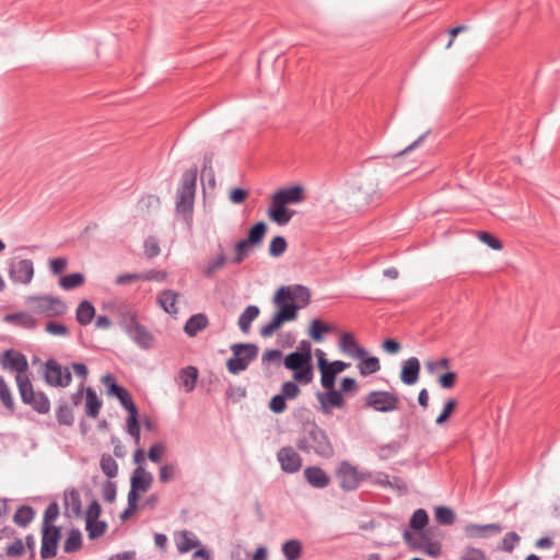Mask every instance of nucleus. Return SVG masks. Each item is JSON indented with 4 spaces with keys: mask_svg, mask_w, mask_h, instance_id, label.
Returning a JSON list of instances; mask_svg holds the SVG:
<instances>
[{
    "mask_svg": "<svg viewBox=\"0 0 560 560\" xmlns=\"http://www.w3.org/2000/svg\"><path fill=\"white\" fill-rule=\"evenodd\" d=\"M103 500L107 503H113L116 499V486L115 483L107 481L102 488Z\"/></svg>",
    "mask_w": 560,
    "mask_h": 560,
    "instance_id": "58",
    "label": "nucleus"
},
{
    "mask_svg": "<svg viewBox=\"0 0 560 560\" xmlns=\"http://www.w3.org/2000/svg\"><path fill=\"white\" fill-rule=\"evenodd\" d=\"M434 514L436 522L442 525H451L455 521L454 512L446 506H438Z\"/></svg>",
    "mask_w": 560,
    "mask_h": 560,
    "instance_id": "46",
    "label": "nucleus"
},
{
    "mask_svg": "<svg viewBox=\"0 0 560 560\" xmlns=\"http://www.w3.org/2000/svg\"><path fill=\"white\" fill-rule=\"evenodd\" d=\"M81 542H82V535H81L80 530L72 529V530H70L67 539L65 540L63 550L66 552H73V551L80 549Z\"/></svg>",
    "mask_w": 560,
    "mask_h": 560,
    "instance_id": "41",
    "label": "nucleus"
},
{
    "mask_svg": "<svg viewBox=\"0 0 560 560\" xmlns=\"http://www.w3.org/2000/svg\"><path fill=\"white\" fill-rule=\"evenodd\" d=\"M378 179L375 173H365L355 179L351 190V201L358 208L378 201Z\"/></svg>",
    "mask_w": 560,
    "mask_h": 560,
    "instance_id": "3",
    "label": "nucleus"
},
{
    "mask_svg": "<svg viewBox=\"0 0 560 560\" xmlns=\"http://www.w3.org/2000/svg\"><path fill=\"white\" fill-rule=\"evenodd\" d=\"M106 523L100 520L86 522V530L91 539L102 536L106 530Z\"/></svg>",
    "mask_w": 560,
    "mask_h": 560,
    "instance_id": "48",
    "label": "nucleus"
},
{
    "mask_svg": "<svg viewBox=\"0 0 560 560\" xmlns=\"http://www.w3.org/2000/svg\"><path fill=\"white\" fill-rule=\"evenodd\" d=\"M164 453H165V446L161 443H155L150 447L148 457L150 458V460H152L154 463H159L161 460L162 456L164 455Z\"/></svg>",
    "mask_w": 560,
    "mask_h": 560,
    "instance_id": "64",
    "label": "nucleus"
},
{
    "mask_svg": "<svg viewBox=\"0 0 560 560\" xmlns=\"http://www.w3.org/2000/svg\"><path fill=\"white\" fill-rule=\"evenodd\" d=\"M197 174L196 167L186 171L182 175L176 190L175 211L188 225L192 223Z\"/></svg>",
    "mask_w": 560,
    "mask_h": 560,
    "instance_id": "2",
    "label": "nucleus"
},
{
    "mask_svg": "<svg viewBox=\"0 0 560 560\" xmlns=\"http://www.w3.org/2000/svg\"><path fill=\"white\" fill-rule=\"evenodd\" d=\"M456 380H457V374L455 372L450 371V372L442 374L439 377V384L442 388L448 389L455 385Z\"/></svg>",
    "mask_w": 560,
    "mask_h": 560,
    "instance_id": "61",
    "label": "nucleus"
},
{
    "mask_svg": "<svg viewBox=\"0 0 560 560\" xmlns=\"http://www.w3.org/2000/svg\"><path fill=\"white\" fill-rule=\"evenodd\" d=\"M3 365L4 368L15 371L18 373L16 375H27L28 362L26 355L21 352L12 349L7 350L3 355Z\"/></svg>",
    "mask_w": 560,
    "mask_h": 560,
    "instance_id": "16",
    "label": "nucleus"
},
{
    "mask_svg": "<svg viewBox=\"0 0 560 560\" xmlns=\"http://www.w3.org/2000/svg\"><path fill=\"white\" fill-rule=\"evenodd\" d=\"M420 361L416 357H411L402 362L400 371V381L405 385H413L419 380L420 374Z\"/></svg>",
    "mask_w": 560,
    "mask_h": 560,
    "instance_id": "20",
    "label": "nucleus"
},
{
    "mask_svg": "<svg viewBox=\"0 0 560 560\" xmlns=\"http://www.w3.org/2000/svg\"><path fill=\"white\" fill-rule=\"evenodd\" d=\"M285 399L281 393L275 395L269 402V408L276 413L282 412L285 409Z\"/></svg>",
    "mask_w": 560,
    "mask_h": 560,
    "instance_id": "60",
    "label": "nucleus"
},
{
    "mask_svg": "<svg viewBox=\"0 0 560 560\" xmlns=\"http://www.w3.org/2000/svg\"><path fill=\"white\" fill-rule=\"evenodd\" d=\"M260 311L257 305H248L238 317V327L243 332H248L252 322L256 319Z\"/></svg>",
    "mask_w": 560,
    "mask_h": 560,
    "instance_id": "34",
    "label": "nucleus"
},
{
    "mask_svg": "<svg viewBox=\"0 0 560 560\" xmlns=\"http://www.w3.org/2000/svg\"><path fill=\"white\" fill-rule=\"evenodd\" d=\"M94 315L95 307L93 304L88 300L81 301L75 311V318L78 323L82 326H86L92 322Z\"/></svg>",
    "mask_w": 560,
    "mask_h": 560,
    "instance_id": "31",
    "label": "nucleus"
},
{
    "mask_svg": "<svg viewBox=\"0 0 560 560\" xmlns=\"http://www.w3.org/2000/svg\"><path fill=\"white\" fill-rule=\"evenodd\" d=\"M231 351L233 355L226 361V368L231 374L236 375L248 368L258 355L259 349L255 343H234Z\"/></svg>",
    "mask_w": 560,
    "mask_h": 560,
    "instance_id": "7",
    "label": "nucleus"
},
{
    "mask_svg": "<svg viewBox=\"0 0 560 560\" xmlns=\"http://www.w3.org/2000/svg\"><path fill=\"white\" fill-rule=\"evenodd\" d=\"M429 521V516L427 512L422 509H418L413 512L411 520H410V526L415 530L422 529Z\"/></svg>",
    "mask_w": 560,
    "mask_h": 560,
    "instance_id": "49",
    "label": "nucleus"
},
{
    "mask_svg": "<svg viewBox=\"0 0 560 560\" xmlns=\"http://www.w3.org/2000/svg\"><path fill=\"white\" fill-rule=\"evenodd\" d=\"M144 254L148 258H154L160 254V245L156 238L150 236L144 241Z\"/></svg>",
    "mask_w": 560,
    "mask_h": 560,
    "instance_id": "52",
    "label": "nucleus"
},
{
    "mask_svg": "<svg viewBox=\"0 0 560 560\" xmlns=\"http://www.w3.org/2000/svg\"><path fill=\"white\" fill-rule=\"evenodd\" d=\"M15 381L19 387L21 399L30 405L38 413H47L50 402L43 392H35L27 375H16Z\"/></svg>",
    "mask_w": 560,
    "mask_h": 560,
    "instance_id": "6",
    "label": "nucleus"
},
{
    "mask_svg": "<svg viewBox=\"0 0 560 560\" xmlns=\"http://www.w3.org/2000/svg\"><path fill=\"white\" fill-rule=\"evenodd\" d=\"M57 420H70L72 418V406L68 401H61L56 410Z\"/></svg>",
    "mask_w": 560,
    "mask_h": 560,
    "instance_id": "57",
    "label": "nucleus"
},
{
    "mask_svg": "<svg viewBox=\"0 0 560 560\" xmlns=\"http://www.w3.org/2000/svg\"><path fill=\"white\" fill-rule=\"evenodd\" d=\"M396 394L386 390H373L364 397L363 407L377 412H390L399 407Z\"/></svg>",
    "mask_w": 560,
    "mask_h": 560,
    "instance_id": "8",
    "label": "nucleus"
},
{
    "mask_svg": "<svg viewBox=\"0 0 560 560\" xmlns=\"http://www.w3.org/2000/svg\"><path fill=\"white\" fill-rule=\"evenodd\" d=\"M268 215L272 222L283 226L292 220L295 215V211L271 198Z\"/></svg>",
    "mask_w": 560,
    "mask_h": 560,
    "instance_id": "19",
    "label": "nucleus"
},
{
    "mask_svg": "<svg viewBox=\"0 0 560 560\" xmlns=\"http://www.w3.org/2000/svg\"><path fill=\"white\" fill-rule=\"evenodd\" d=\"M46 332L54 335V336H63L67 337L70 335L68 327L59 322H47L45 326Z\"/></svg>",
    "mask_w": 560,
    "mask_h": 560,
    "instance_id": "50",
    "label": "nucleus"
},
{
    "mask_svg": "<svg viewBox=\"0 0 560 560\" xmlns=\"http://www.w3.org/2000/svg\"><path fill=\"white\" fill-rule=\"evenodd\" d=\"M305 435L301 440L299 447L306 451H314L323 457H330L334 454L332 446L326 434L315 424L307 422L304 428Z\"/></svg>",
    "mask_w": 560,
    "mask_h": 560,
    "instance_id": "5",
    "label": "nucleus"
},
{
    "mask_svg": "<svg viewBox=\"0 0 560 560\" xmlns=\"http://www.w3.org/2000/svg\"><path fill=\"white\" fill-rule=\"evenodd\" d=\"M502 530L499 524L477 525L469 524L465 527V533L471 538L486 537L488 534H498Z\"/></svg>",
    "mask_w": 560,
    "mask_h": 560,
    "instance_id": "30",
    "label": "nucleus"
},
{
    "mask_svg": "<svg viewBox=\"0 0 560 560\" xmlns=\"http://www.w3.org/2000/svg\"><path fill=\"white\" fill-rule=\"evenodd\" d=\"M175 542L179 552H188L199 546L196 535L188 530H182L175 534Z\"/></svg>",
    "mask_w": 560,
    "mask_h": 560,
    "instance_id": "28",
    "label": "nucleus"
},
{
    "mask_svg": "<svg viewBox=\"0 0 560 560\" xmlns=\"http://www.w3.org/2000/svg\"><path fill=\"white\" fill-rule=\"evenodd\" d=\"M462 560H487V557L481 549L467 548L462 555Z\"/></svg>",
    "mask_w": 560,
    "mask_h": 560,
    "instance_id": "63",
    "label": "nucleus"
},
{
    "mask_svg": "<svg viewBox=\"0 0 560 560\" xmlns=\"http://www.w3.org/2000/svg\"><path fill=\"white\" fill-rule=\"evenodd\" d=\"M311 291L303 284L281 285L272 298L277 312L261 326L260 336L271 337L284 323L298 318L299 311L311 303Z\"/></svg>",
    "mask_w": 560,
    "mask_h": 560,
    "instance_id": "1",
    "label": "nucleus"
},
{
    "mask_svg": "<svg viewBox=\"0 0 560 560\" xmlns=\"http://www.w3.org/2000/svg\"><path fill=\"white\" fill-rule=\"evenodd\" d=\"M282 552L287 560H298L301 557L302 545L295 539L288 540L282 545Z\"/></svg>",
    "mask_w": 560,
    "mask_h": 560,
    "instance_id": "37",
    "label": "nucleus"
},
{
    "mask_svg": "<svg viewBox=\"0 0 560 560\" xmlns=\"http://www.w3.org/2000/svg\"><path fill=\"white\" fill-rule=\"evenodd\" d=\"M300 393V388L296 383L288 381L283 383L281 394L288 399L294 398Z\"/></svg>",
    "mask_w": 560,
    "mask_h": 560,
    "instance_id": "62",
    "label": "nucleus"
},
{
    "mask_svg": "<svg viewBox=\"0 0 560 560\" xmlns=\"http://www.w3.org/2000/svg\"><path fill=\"white\" fill-rule=\"evenodd\" d=\"M337 478L341 488L349 491L355 489L360 485V482L363 480V475L359 472L357 467L347 462H343L340 464L337 470Z\"/></svg>",
    "mask_w": 560,
    "mask_h": 560,
    "instance_id": "13",
    "label": "nucleus"
},
{
    "mask_svg": "<svg viewBox=\"0 0 560 560\" xmlns=\"http://www.w3.org/2000/svg\"><path fill=\"white\" fill-rule=\"evenodd\" d=\"M101 468L103 472L109 477L113 478L118 472V465L116 460L110 455H103L101 458Z\"/></svg>",
    "mask_w": 560,
    "mask_h": 560,
    "instance_id": "47",
    "label": "nucleus"
},
{
    "mask_svg": "<svg viewBox=\"0 0 560 560\" xmlns=\"http://www.w3.org/2000/svg\"><path fill=\"white\" fill-rule=\"evenodd\" d=\"M317 398L324 409V411H329L330 408L337 407L340 408L345 404V399L340 390L334 388L327 389L326 393H318Z\"/></svg>",
    "mask_w": 560,
    "mask_h": 560,
    "instance_id": "23",
    "label": "nucleus"
},
{
    "mask_svg": "<svg viewBox=\"0 0 560 560\" xmlns=\"http://www.w3.org/2000/svg\"><path fill=\"white\" fill-rule=\"evenodd\" d=\"M305 197V188L302 185L280 188L271 196L272 199L284 206L301 203Z\"/></svg>",
    "mask_w": 560,
    "mask_h": 560,
    "instance_id": "14",
    "label": "nucleus"
},
{
    "mask_svg": "<svg viewBox=\"0 0 560 560\" xmlns=\"http://www.w3.org/2000/svg\"><path fill=\"white\" fill-rule=\"evenodd\" d=\"M287 240L281 236H275L269 244V255L272 257H280L287 249Z\"/></svg>",
    "mask_w": 560,
    "mask_h": 560,
    "instance_id": "43",
    "label": "nucleus"
},
{
    "mask_svg": "<svg viewBox=\"0 0 560 560\" xmlns=\"http://www.w3.org/2000/svg\"><path fill=\"white\" fill-rule=\"evenodd\" d=\"M267 229L268 226L265 221H259L252 225L246 237L248 244L253 247L259 246L262 243Z\"/></svg>",
    "mask_w": 560,
    "mask_h": 560,
    "instance_id": "33",
    "label": "nucleus"
},
{
    "mask_svg": "<svg viewBox=\"0 0 560 560\" xmlns=\"http://www.w3.org/2000/svg\"><path fill=\"white\" fill-rule=\"evenodd\" d=\"M310 362H312V361L308 360L306 357H304L303 354H300V352L293 351L284 358L283 364H284L285 369L293 371V370H296V368L305 365Z\"/></svg>",
    "mask_w": 560,
    "mask_h": 560,
    "instance_id": "39",
    "label": "nucleus"
},
{
    "mask_svg": "<svg viewBox=\"0 0 560 560\" xmlns=\"http://www.w3.org/2000/svg\"><path fill=\"white\" fill-rule=\"evenodd\" d=\"M119 317V325L126 334H130V330L140 324L137 312L130 307L120 310Z\"/></svg>",
    "mask_w": 560,
    "mask_h": 560,
    "instance_id": "32",
    "label": "nucleus"
},
{
    "mask_svg": "<svg viewBox=\"0 0 560 560\" xmlns=\"http://www.w3.org/2000/svg\"><path fill=\"white\" fill-rule=\"evenodd\" d=\"M108 397L116 398L120 406L128 412L126 420H139V411L129 390L117 383L116 377L107 373L101 378Z\"/></svg>",
    "mask_w": 560,
    "mask_h": 560,
    "instance_id": "4",
    "label": "nucleus"
},
{
    "mask_svg": "<svg viewBox=\"0 0 560 560\" xmlns=\"http://www.w3.org/2000/svg\"><path fill=\"white\" fill-rule=\"evenodd\" d=\"M330 326L323 323L320 319H313L310 327V336L316 341L320 342L324 338V334L330 331Z\"/></svg>",
    "mask_w": 560,
    "mask_h": 560,
    "instance_id": "38",
    "label": "nucleus"
},
{
    "mask_svg": "<svg viewBox=\"0 0 560 560\" xmlns=\"http://www.w3.org/2000/svg\"><path fill=\"white\" fill-rule=\"evenodd\" d=\"M176 468L173 464H166L160 468L159 478L162 482H168L175 478Z\"/></svg>",
    "mask_w": 560,
    "mask_h": 560,
    "instance_id": "59",
    "label": "nucleus"
},
{
    "mask_svg": "<svg viewBox=\"0 0 560 560\" xmlns=\"http://www.w3.org/2000/svg\"><path fill=\"white\" fill-rule=\"evenodd\" d=\"M320 383L325 389H331L335 387L336 374L331 372V369H322Z\"/></svg>",
    "mask_w": 560,
    "mask_h": 560,
    "instance_id": "56",
    "label": "nucleus"
},
{
    "mask_svg": "<svg viewBox=\"0 0 560 560\" xmlns=\"http://www.w3.org/2000/svg\"><path fill=\"white\" fill-rule=\"evenodd\" d=\"M102 407V400L92 387L85 388L84 412L89 418H96Z\"/></svg>",
    "mask_w": 560,
    "mask_h": 560,
    "instance_id": "27",
    "label": "nucleus"
},
{
    "mask_svg": "<svg viewBox=\"0 0 560 560\" xmlns=\"http://www.w3.org/2000/svg\"><path fill=\"white\" fill-rule=\"evenodd\" d=\"M177 299L178 293L176 291L166 289L159 293L156 301L165 313L176 315L178 313Z\"/></svg>",
    "mask_w": 560,
    "mask_h": 560,
    "instance_id": "22",
    "label": "nucleus"
},
{
    "mask_svg": "<svg viewBox=\"0 0 560 560\" xmlns=\"http://www.w3.org/2000/svg\"><path fill=\"white\" fill-rule=\"evenodd\" d=\"M60 285L65 290H72L84 283V276L80 272L69 273L62 277L59 281Z\"/></svg>",
    "mask_w": 560,
    "mask_h": 560,
    "instance_id": "40",
    "label": "nucleus"
},
{
    "mask_svg": "<svg viewBox=\"0 0 560 560\" xmlns=\"http://www.w3.org/2000/svg\"><path fill=\"white\" fill-rule=\"evenodd\" d=\"M152 481L153 476L142 466H138L131 477V487L140 492H145L150 488Z\"/></svg>",
    "mask_w": 560,
    "mask_h": 560,
    "instance_id": "29",
    "label": "nucleus"
},
{
    "mask_svg": "<svg viewBox=\"0 0 560 560\" xmlns=\"http://www.w3.org/2000/svg\"><path fill=\"white\" fill-rule=\"evenodd\" d=\"M359 371L362 376L374 374L381 370L380 360L376 357H363L360 359Z\"/></svg>",
    "mask_w": 560,
    "mask_h": 560,
    "instance_id": "36",
    "label": "nucleus"
},
{
    "mask_svg": "<svg viewBox=\"0 0 560 560\" xmlns=\"http://www.w3.org/2000/svg\"><path fill=\"white\" fill-rule=\"evenodd\" d=\"M277 456L283 471L293 474L300 470L302 459L292 447H282Z\"/></svg>",
    "mask_w": 560,
    "mask_h": 560,
    "instance_id": "15",
    "label": "nucleus"
},
{
    "mask_svg": "<svg viewBox=\"0 0 560 560\" xmlns=\"http://www.w3.org/2000/svg\"><path fill=\"white\" fill-rule=\"evenodd\" d=\"M3 322L26 330H35L38 326V320L28 312L5 314Z\"/></svg>",
    "mask_w": 560,
    "mask_h": 560,
    "instance_id": "17",
    "label": "nucleus"
},
{
    "mask_svg": "<svg viewBox=\"0 0 560 560\" xmlns=\"http://www.w3.org/2000/svg\"><path fill=\"white\" fill-rule=\"evenodd\" d=\"M479 240L488 245L490 248L492 249H501L502 248V243L500 240H498L495 236H493L491 233L489 232H486V231H482V232H479Z\"/></svg>",
    "mask_w": 560,
    "mask_h": 560,
    "instance_id": "54",
    "label": "nucleus"
},
{
    "mask_svg": "<svg viewBox=\"0 0 560 560\" xmlns=\"http://www.w3.org/2000/svg\"><path fill=\"white\" fill-rule=\"evenodd\" d=\"M197 378V368L189 365L179 371L177 376V383L185 390V393H190L194 390L196 386Z\"/></svg>",
    "mask_w": 560,
    "mask_h": 560,
    "instance_id": "24",
    "label": "nucleus"
},
{
    "mask_svg": "<svg viewBox=\"0 0 560 560\" xmlns=\"http://www.w3.org/2000/svg\"><path fill=\"white\" fill-rule=\"evenodd\" d=\"M250 248H253V246L250 244H248L246 238L237 242L234 246L235 255L233 257V262H235V264L242 262L248 256Z\"/></svg>",
    "mask_w": 560,
    "mask_h": 560,
    "instance_id": "44",
    "label": "nucleus"
},
{
    "mask_svg": "<svg viewBox=\"0 0 560 560\" xmlns=\"http://www.w3.org/2000/svg\"><path fill=\"white\" fill-rule=\"evenodd\" d=\"M225 262H226V255L221 252L214 258L208 260L207 265L202 269V275L208 279L213 278L214 273L219 269L223 268Z\"/></svg>",
    "mask_w": 560,
    "mask_h": 560,
    "instance_id": "35",
    "label": "nucleus"
},
{
    "mask_svg": "<svg viewBox=\"0 0 560 560\" xmlns=\"http://www.w3.org/2000/svg\"><path fill=\"white\" fill-rule=\"evenodd\" d=\"M44 377L46 383L52 387H67L72 381L69 368L62 366L55 359H48L45 362Z\"/></svg>",
    "mask_w": 560,
    "mask_h": 560,
    "instance_id": "10",
    "label": "nucleus"
},
{
    "mask_svg": "<svg viewBox=\"0 0 560 560\" xmlns=\"http://www.w3.org/2000/svg\"><path fill=\"white\" fill-rule=\"evenodd\" d=\"M34 277V265L31 259L12 258L9 262V278L14 283L28 284Z\"/></svg>",
    "mask_w": 560,
    "mask_h": 560,
    "instance_id": "11",
    "label": "nucleus"
},
{
    "mask_svg": "<svg viewBox=\"0 0 560 560\" xmlns=\"http://www.w3.org/2000/svg\"><path fill=\"white\" fill-rule=\"evenodd\" d=\"M0 400L9 409L13 408V397L4 378L0 376Z\"/></svg>",
    "mask_w": 560,
    "mask_h": 560,
    "instance_id": "51",
    "label": "nucleus"
},
{
    "mask_svg": "<svg viewBox=\"0 0 560 560\" xmlns=\"http://www.w3.org/2000/svg\"><path fill=\"white\" fill-rule=\"evenodd\" d=\"M34 517V511L30 506H21L14 514V522L19 526H26Z\"/></svg>",
    "mask_w": 560,
    "mask_h": 560,
    "instance_id": "45",
    "label": "nucleus"
},
{
    "mask_svg": "<svg viewBox=\"0 0 560 560\" xmlns=\"http://www.w3.org/2000/svg\"><path fill=\"white\" fill-rule=\"evenodd\" d=\"M27 303H34V311L47 317L62 316L68 311L61 299L51 295L30 296Z\"/></svg>",
    "mask_w": 560,
    "mask_h": 560,
    "instance_id": "9",
    "label": "nucleus"
},
{
    "mask_svg": "<svg viewBox=\"0 0 560 560\" xmlns=\"http://www.w3.org/2000/svg\"><path fill=\"white\" fill-rule=\"evenodd\" d=\"M25 552V544L22 539H15L7 547V555L9 557H21Z\"/></svg>",
    "mask_w": 560,
    "mask_h": 560,
    "instance_id": "55",
    "label": "nucleus"
},
{
    "mask_svg": "<svg viewBox=\"0 0 560 560\" xmlns=\"http://www.w3.org/2000/svg\"><path fill=\"white\" fill-rule=\"evenodd\" d=\"M304 477L315 488H325L329 485V476L319 467H307Z\"/></svg>",
    "mask_w": 560,
    "mask_h": 560,
    "instance_id": "26",
    "label": "nucleus"
},
{
    "mask_svg": "<svg viewBox=\"0 0 560 560\" xmlns=\"http://www.w3.org/2000/svg\"><path fill=\"white\" fill-rule=\"evenodd\" d=\"M139 348L148 350L152 348L154 342V336L143 326L139 324L135 329L130 330V334H126Z\"/></svg>",
    "mask_w": 560,
    "mask_h": 560,
    "instance_id": "21",
    "label": "nucleus"
},
{
    "mask_svg": "<svg viewBox=\"0 0 560 560\" xmlns=\"http://www.w3.org/2000/svg\"><path fill=\"white\" fill-rule=\"evenodd\" d=\"M60 539V529L56 526L42 527V548L40 556L48 559L56 556L58 542Z\"/></svg>",
    "mask_w": 560,
    "mask_h": 560,
    "instance_id": "12",
    "label": "nucleus"
},
{
    "mask_svg": "<svg viewBox=\"0 0 560 560\" xmlns=\"http://www.w3.org/2000/svg\"><path fill=\"white\" fill-rule=\"evenodd\" d=\"M313 376L311 362L293 370V378L299 383L308 384L312 382Z\"/></svg>",
    "mask_w": 560,
    "mask_h": 560,
    "instance_id": "42",
    "label": "nucleus"
},
{
    "mask_svg": "<svg viewBox=\"0 0 560 560\" xmlns=\"http://www.w3.org/2000/svg\"><path fill=\"white\" fill-rule=\"evenodd\" d=\"M339 349L351 358L363 359V357L368 355V351L358 345L353 335L350 332H342L340 335Z\"/></svg>",
    "mask_w": 560,
    "mask_h": 560,
    "instance_id": "18",
    "label": "nucleus"
},
{
    "mask_svg": "<svg viewBox=\"0 0 560 560\" xmlns=\"http://www.w3.org/2000/svg\"><path fill=\"white\" fill-rule=\"evenodd\" d=\"M450 366V360L447 358H441L439 360H430L425 362V369L430 374L436 373L441 369H447Z\"/></svg>",
    "mask_w": 560,
    "mask_h": 560,
    "instance_id": "53",
    "label": "nucleus"
},
{
    "mask_svg": "<svg viewBox=\"0 0 560 560\" xmlns=\"http://www.w3.org/2000/svg\"><path fill=\"white\" fill-rule=\"evenodd\" d=\"M209 324L208 317L203 313L191 315L184 326V331L189 337L197 336L198 332L203 330Z\"/></svg>",
    "mask_w": 560,
    "mask_h": 560,
    "instance_id": "25",
    "label": "nucleus"
}]
</instances>
